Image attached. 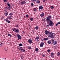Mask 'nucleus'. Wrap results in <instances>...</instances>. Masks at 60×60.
<instances>
[{"label":"nucleus","mask_w":60,"mask_h":60,"mask_svg":"<svg viewBox=\"0 0 60 60\" xmlns=\"http://www.w3.org/2000/svg\"><path fill=\"white\" fill-rule=\"evenodd\" d=\"M46 22L49 24V25H47V26H48V27L49 26H54V23L53 22L46 21Z\"/></svg>","instance_id":"f257e3e1"},{"label":"nucleus","mask_w":60,"mask_h":60,"mask_svg":"<svg viewBox=\"0 0 60 60\" xmlns=\"http://www.w3.org/2000/svg\"><path fill=\"white\" fill-rule=\"evenodd\" d=\"M48 37L49 39L54 38L53 33L52 32H50L48 34Z\"/></svg>","instance_id":"f03ea898"},{"label":"nucleus","mask_w":60,"mask_h":60,"mask_svg":"<svg viewBox=\"0 0 60 60\" xmlns=\"http://www.w3.org/2000/svg\"><path fill=\"white\" fill-rule=\"evenodd\" d=\"M52 17L51 15H49L48 16V17H46V21L50 22H53L50 19L52 18Z\"/></svg>","instance_id":"7ed1b4c3"},{"label":"nucleus","mask_w":60,"mask_h":60,"mask_svg":"<svg viewBox=\"0 0 60 60\" xmlns=\"http://www.w3.org/2000/svg\"><path fill=\"white\" fill-rule=\"evenodd\" d=\"M12 30L13 31H14V32L16 33H18L19 32V30L18 29H15V28H14L12 29Z\"/></svg>","instance_id":"20e7f679"},{"label":"nucleus","mask_w":60,"mask_h":60,"mask_svg":"<svg viewBox=\"0 0 60 60\" xmlns=\"http://www.w3.org/2000/svg\"><path fill=\"white\" fill-rule=\"evenodd\" d=\"M52 43L53 45H56L57 44V41L55 40H52Z\"/></svg>","instance_id":"39448f33"},{"label":"nucleus","mask_w":60,"mask_h":60,"mask_svg":"<svg viewBox=\"0 0 60 60\" xmlns=\"http://www.w3.org/2000/svg\"><path fill=\"white\" fill-rule=\"evenodd\" d=\"M28 42L30 44H31L32 43V39H29L28 40Z\"/></svg>","instance_id":"423d86ee"},{"label":"nucleus","mask_w":60,"mask_h":60,"mask_svg":"<svg viewBox=\"0 0 60 60\" xmlns=\"http://www.w3.org/2000/svg\"><path fill=\"white\" fill-rule=\"evenodd\" d=\"M39 11H41L40 10L43 9V7L42 6H39Z\"/></svg>","instance_id":"0eeeda50"},{"label":"nucleus","mask_w":60,"mask_h":60,"mask_svg":"<svg viewBox=\"0 0 60 60\" xmlns=\"http://www.w3.org/2000/svg\"><path fill=\"white\" fill-rule=\"evenodd\" d=\"M11 16L9 15L7 17V19H8L11 20V19H12V18H11Z\"/></svg>","instance_id":"6e6552de"},{"label":"nucleus","mask_w":60,"mask_h":60,"mask_svg":"<svg viewBox=\"0 0 60 60\" xmlns=\"http://www.w3.org/2000/svg\"><path fill=\"white\" fill-rule=\"evenodd\" d=\"M17 38L18 39H17L18 40H20V39H21V36L19 35H18L17 36Z\"/></svg>","instance_id":"1a4fd4ad"},{"label":"nucleus","mask_w":60,"mask_h":60,"mask_svg":"<svg viewBox=\"0 0 60 60\" xmlns=\"http://www.w3.org/2000/svg\"><path fill=\"white\" fill-rule=\"evenodd\" d=\"M44 45V43L43 42H41V44H40V47H42Z\"/></svg>","instance_id":"9d476101"},{"label":"nucleus","mask_w":60,"mask_h":60,"mask_svg":"<svg viewBox=\"0 0 60 60\" xmlns=\"http://www.w3.org/2000/svg\"><path fill=\"white\" fill-rule=\"evenodd\" d=\"M5 16H7L8 15V12L7 11H6L4 13Z\"/></svg>","instance_id":"9b49d317"},{"label":"nucleus","mask_w":60,"mask_h":60,"mask_svg":"<svg viewBox=\"0 0 60 60\" xmlns=\"http://www.w3.org/2000/svg\"><path fill=\"white\" fill-rule=\"evenodd\" d=\"M39 37H37L35 39V41H37L39 40Z\"/></svg>","instance_id":"f8f14e48"},{"label":"nucleus","mask_w":60,"mask_h":60,"mask_svg":"<svg viewBox=\"0 0 60 60\" xmlns=\"http://www.w3.org/2000/svg\"><path fill=\"white\" fill-rule=\"evenodd\" d=\"M45 34H46V35H48V34H49V31L46 30L45 31Z\"/></svg>","instance_id":"ddd939ff"},{"label":"nucleus","mask_w":60,"mask_h":60,"mask_svg":"<svg viewBox=\"0 0 60 60\" xmlns=\"http://www.w3.org/2000/svg\"><path fill=\"white\" fill-rule=\"evenodd\" d=\"M44 15V13L43 12L40 15V16L41 17H43Z\"/></svg>","instance_id":"4468645a"},{"label":"nucleus","mask_w":60,"mask_h":60,"mask_svg":"<svg viewBox=\"0 0 60 60\" xmlns=\"http://www.w3.org/2000/svg\"><path fill=\"white\" fill-rule=\"evenodd\" d=\"M36 2L37 4H40V1L39 0H37Z\"/></svg>","instance_id":"2eb2a0df"},{"label":"nucleus","mask_w":60,"mask_h":60,"mask_svg":"<svg viewBox=\"0 0 60 60\" xmlns=\"http://www.w3.org/2000/svg\"><path fill=\"white\" fill-rule=\"evenodd\" d=\"M26 2L25 1H22L21 2V3L22 4H26Z\"/></svg>","instance_id":"dca6fc26"},{"label":"nucleus","mask_w":60,"mask_h":60,"mask_svg":"<svg viewBox=\"0 0 60 60\" xmlns=\"http://www.w3.org/2000/svg\"><path fill=\"white\" fill-rule=\"evenodd\" d=\"M47 43L48 44H50L51 43V42L50 41V40H49L47 41Z\"/></svg>","instance_id":"f3484780"},{"label":"nucleus","mask_w":60,"mask_h":60,"mask_svg":"<svg viewBox=\"0 0 60 60\" xmlns=\"http://www.w3.org/2000/svg\"><path fill=\"white\" fill-rule=\"evenodd\" d=\"M35 50L36 52H38V50H39V49L38 48H36L35 49Z\"/></svg>","instance_id":"a211bd4d"},{"label":"nucleus","mask_w":60,"mask_h":60,"mask_svg":"<svg viewBox=\"0 0 60 60\" xmlns=\"http://www.w3.org/2000/svg\"><path fill=\"white\" fill-rule=\"evenodd\" d=\"M30 20L31 21H33L34 20V19L32 17H31L30 19Z\"/></svg>","instance_id":"6ab92c4d"},{"label":"nucleus","mask_w":60,"mask_h":60,"mask_svg":"<svg viewBox=\"0 0 60 60\" xmlns=\"http://www.w3.org/2000/svg\"><path fill=\"white\" fill-rule=\"evenodd\" d=\"M7 5L9 7H10V4H9V2H8L7 4Z\"/></svg>","instance_id":"aec40b11"},{"label":"nucleus","mask_w":60,"mask_h":60,"mask_svg":"<svg viewBox=\"0 0 60 60\" xmlns=\"http://www.w3.org/2000/svg\"><path fill=\"white\" fill-rule=\"evenodd\" d=\"M8 10H10L12 8V7H8Z\"/></svg>","instance_id":"412c9836"},{"label":"nucleus","mask_w":60,"mask_h":60,"mask_svg":"<svg viewBox=\"0 0 60 60\" xmlns=\"http://www.w3.org/2000/svg\"><path fill=\"white\" fill-rule=\"evenodd\" d=\"M57 56H60V52H58L57 53Z\"/></svg>","instance_id":"4be33fe9"},{"label":"nucleus","mask_w":60,"mask_h":60,"mask_svg":"<svg viewBox=\"0 0 60 60\" xmlns=\"http://www.w3.org/2000/svg\"><path fill=\"white\" fill-rule=\"evenodd\" d=\"M60 22H58L56 24V26H57L58 25H60Z\"/></svg>","instance_id":"5701e85b"},{"label":"nucleus","mask_w":60,"mask_h":60,"mask_svg":"<svg viewBox=\"0 0 60 60\" xmlns=\"http://www.w3.org/2000/svg\"><path fill=\"white\" fill-rule=\"evenodd\" d=\"M35 28L36 30H38V28H39V26H36Z\"/></svg>","instance_id":"b1692460"},{"label":"nucleus","mask_w":60,"mask_h":60,"mask_svg":"<svg viewBox=\"0 0 60 60\" xmlns=\"http://www.w3.org/2000/svg\"><path fill=\"white\" fill-rule=\"evenodd\" d=\"M21 51H22V52H25V50L24 49H22Z\"/></svg>","instance_id":"393cba45"},{"label":"nucleus","mask_w":60,"mask_h":60,"mask_svg":"<svg viewBox=\"0 0 60 60\" xmlns=\"http://www.w3.org/2000/svg\"><path fill=\"white\" fill-rule=\"evenodd\" d=\"M4 48L5 49V51H7L8 50V48L4 47Z\"/></svg>","instance_id":"a878e982"},{"label":"nucleus","mask_w":60,"mask_h":60,"mask_svg":"<svg viewBox=\"0 0 60 60\" xmlns=\"http://www.w3.org/2000/svg\"><path fill=\"white\" fill-rule=\"evenodd\" d=\"M28 49H29L30 50V49H31V47L30 46H28Z\"/></svg>","instance_id":"bb28decb"},{"label":"nucleus","mask_w":60,"mask_h":60,"mask_svg":"<svg viewBox=\"0 0 60 60\" xmlns=\"http://www.w3.org/2000/svg\"><path fill=\"white\" fill-rule=\"evenodd\" d=\"M44 40H46V41H48V38H44Z\"/></svg>","instance_id":"cd10ccee"},{"label":"nucleus","mask_w":60,"mask_h":60,"mask_svg":"<svg viewBox=\"0 0 60 60\" xmlns=\"http://www.w3.org/2000/svg\"><path fill=\"white\" fill-rule=\"evenodd\" d=\"M3 46V44L2 43H0V47H2Z\"/></svg>","instance_id":"c85d7f7f"},{"label":"nucleus","mask_w":60,"mask_h":60,"mask_svg":"<svg viewBox=\"0 0 60 60\" xmlns=\"http://www.w3.org/2000/svg\"><path fill=\"white\" fill-rule=\"evenodd\" d=\"M8 7H6V8H5V11H7V10H8Z\"/></svg>","instance_id":"c756f323"},{"label":"nucleus","mask_w":60,"mask_h":60,"mask_svg":"<svg viewBox=\"0 0 60 60\" xmlns=\"http://www.w3.org/2000/svg\"><path fill=\"white\" fill-rule=\"evenodd\" d=\"M37 11V10H36V8H34L33 9V11Z\"/></svg>","instance_id":"7c9ffc66"},{"label":"nucleus","mask_w":60,"mask_h":60,"mask_svg":"<svg viewBox=\"0 0 60 60\" xmlns=\"http://www.w3.org/2000/svg\"><path fill=\"white\" fill-rule=\"evenodd\" d=\"M3 1L5 3H6L8 1V0H3Z\"/></svg>","instance_id":"2f4dec72"},{"label":"nucleus","mask_w":60,"mask_h":60,"mask_svg":"<svg viewBox=\"0 0 60 60\" xmlns=\"http://www.w3.org/2000/svg\"><path fill=\"white\" fill-rule=\"evenodd\" d=\"M12 15H13L12 14V13H11L9 14V16H11Z\"/></svg>","instance_id":"473e14b6"},{"label":"nucleus","mask_w":60,"mask_h":60,"mask_svg":"<svg viewBox=\"0 0 60 60\" xmlns=\"http://www.w3.org/2000/svg\"><path fill=\"white\" fill-rule=\"evenodd\" d=\"M8 36H10V37H11V35L9 34H8Z\"/></svg>","instance_id":"72a5a7b5"},{"label":"nucleus","mask_w":60,"mask_h":60,"mask_svg":"<svg viewBox=\"0 0 60 60\" xmlns=\"http://www.w3.org/2000/svg\"><path fill=\"white\" fill-rule=\"evenodd\" d=\"M28 16H29V15H26L25 16V17L26 18H28Z\"/></svg>","instance_id":"f704fd0d"},{"label":"nucleus","mask_w":60,"mask_h":60,"mask_svg":"<svg viewBox=\"0 0 60 60\" xmlns=\"http://www.w3.org/2000/svg\"><path fill=\"white\" fill-rule=\"evenodd\" d=\"M22 45H23L22 44H19V46H22Z\"/></svg>","instance_id":"c9c22d12"},{"label":"nucleus","mask_w":60,"mask_h":60,"mask_svg":"<svg viewBox=\"0 0 60 60\" xmlns=\"http://www.w3.org/2000/svg\"><path fill=\"white\" fill-rule=\"evenodd\" d=\"M50 8L51 9H53L54 8V6H52L50 7Z\"/></svg>","instance_id":"e433bc0d"},{"label":"nucleus","mask_w":60,"mask_h":60,"mask_svg":"<svg viewBox=\"0 0 60 60\" xmlns=\"http://www.w3.org/2000/svg\"><path fill=\"white\" fill-rule=\"evenodd\" d=\"M42 56L43 57H44V56H45V55L44 54H43L42 55Z\"/></svg>","instance_id":"4c0bfd02"},{"label":"nucleus","mask_w":60,"mask_h":60,"mask_svg":"<svg viewBox=\"0 0 60 60\" xmlns=\"http://www.w3.org/2000/svg\"><path fill=\"white\" fill-rule=\"evenodd\" d=\"M47 51L48 52H50V50L49 49H48L47 50Z\"/></svg>","instance_id":"58836bf2"},{"label":"nucleus","mask_w":60,"mask_h":60,"mask_svg":"<svg viewBox=\"0 0 60 60\" xmlns=\"http://www.w3.org/2000/svg\"><path fill=\"white\" fill-rule=\"evenodd\" d=\"M50 54L51 55L53 56L54 55V53L53 52L51 53Z\"/></svg>","instance_id":"ea45409f"},{"label":"nucleus","mask_w":60,"mask_h":60,"mask_svg":"<svg viewBox=\"0 0 60 60\" xmlns=\"http://www.w3.org/2000/svg\"><path fill=\"white\" fill-rule=\"evenodd\" d=\"M36 1V0H31L32 2H35Z\"/></svg>","instance_id":"a19ab883"},{"label":"nucleus","mask_w":60,"mask_h":60,"mask_svg":"<svg viewBox=\"0 0 60 60\" xmlns=\"http://www.w3.org/2000/svg\"><path fill=\"white\" fill-rule=\"evenodd\" d=\"M22 49L21 48H19V50H21V51Z\"/></svg>","instance_id":"79ce46f5"},{"label":"nucleus","mask_w":60,"mask_h":60,"mask_svg":"<svg viewBox=\"0 0 60 60\" xmlns=\"http://www.w3.org/2000/svg\"><path fill=\"white\" fill-rule=\"evenodd\" d=\"M20 57H21V59H23V57L22 56H21Z\"/></svg>","instance_id":"37998d69"},{"label":"nucleus","mask_w":60,"mask_h":60,"mask_svg":"<svg viewBox=\"0 0 60 60\" xmlns=\"http://www.w3.org/2000/svg\"><path fill=\"white\" fill-rule=\"evenodd\" d=\"M5 21H6V22H7V21H8V19H5Z\"/></svg>","instance_id":"c03bdc74"},{"label":"nucleus","mask_w":60,"mask_h":60,"mask_svg":"<svg viewBox=\"0 0 60 60\" xmlns=\"http://www.w3.org/2000/svg\"><path fill=\"white\" fill-rule=\"evenodd\" d=\"M54 49H56L57 48V46H55L54 47Z\"/></svg>","instance_id":"a18cd8bd"},{"label":"nucleus","mask_w":60,"mask_h":60,"mask_svg":"<svg viewBox=\"0 0 60 60\" xmlns=\"http://www.w3.org/2000/svg\"><path fill=\"white\" fill-rule=\"evenodd\" d=\"M43 0V2H44V3H45V1H46L47 0Z\"/></svg>","instance_id":"49530a36"},{"label":"nucleus","mask_w":60,"mask_h":60,"mask_svg":"<svg viewBox=\"0 0 60 60\" xmlns=\"http://www.w3.org/2000/svg\"><path fill=\"white\" fill-rule=\"evenodd\" d=\"M7 22L8 23H10V21H8Z\"/></svg>","instance_id":"de8ad7c7"},{"label":"nucleus","mask_w":60,"mask_h":60,"mask_svg":"<svg viewBox=\"0 0 60 60\" xmlns=\"http://www.w3.org/2000/svg\"><path fill=\"white\" fill-rule=\"evenodd\" d=\"M31 6H33V5H34V4L33 3H31Z\"/></svg>","instance_id":"09e8293b"},{"label":"nucleus","mask_w":60,"mask_h":60,"mask_svg":"<svg viewBox=\"0 0 60 60\" xmlns=\"http://www.w3.org/2000/svg\"><path fill=\"white\" fill-rule=\"evenodd\" d=\"M32 32H33L34 33V32H35V31H34V30H32Z\"/></svg>","instance_id":"8fccbe9b"},{"label":"nucleus","mask_w":60,"mask_h":60,"mask_svg":"<svg viewBox=\"0 0 60 60\" xmlns=\"http://www.w3.org/2000/svg\"><path fill=\"white\" fill-rule=\"evenodd\" d=\"M41 41H44V39H41Z\"/></svg>","instance_id":"3c124183"},{"label":"nucleus","mask_w":60,"mask_h":60,"mask_svg":"<svg viewBox=\"0 0 60 60\" xmlns=\"http://www.w3.org/2000/svg\"><path fill=\"white\" fill-rule=\"evenodd\" d=\"M15 26L16 27H18V25L17 24Z\"/></svg>","instance_id":"603ef678"},{"label":"nucleus","mask_w":60,"mask_h":60,"mask_svg":"<svg viewBox=\"0 0 60 60\" xmlns=\"http://www.w3.org/2000/svg\"><path fill=\"white\" fill-rule=\"evenodd\" d=\"M25 33V31H24L22 32V34H24Z\"/></svg>","instance_id":"864d4df0"},{"label":"nucleus","mask_w":60,"mask_h":60,"mask_svg":"<svg viewBox=\"0 0 60 60\" xmlns=\"http://www.w3.org/2000/svg\"><path fill=\"white\" fill-rule=\"evenodd\" d=\"M2 58L3 59H6V58Z\"/></svg>","instance_id":"5fc2aeb1"},{"label":"nucleus","mask_w":60,"mask_h":60,"mask_svg":"<svg viewBox=\"0 0 60 60\" xmlns=\"http://www.w3.org/2000/svg\"><path fill=\"white\" fill-rule=\"evenodd\" d=\"M30 26V28H31V26L30 25H29Z\"/></svg>","instance_id":"6e6d98bb"},{"label":"nucleus","mask_w":60,"mask_h":60,"mask_svg":"<svg viewBox=\"0 0 60 60\" xmlns=\"http://www.w3.org/2000/svg\"><path fill=\"white\" fill-rule=\"evenodd\" d=\"M29 29H30V28H29Z\"/></svg>","instance_id":"4d7b16f0"},{"label":"nucleus","mask_w":60,"mask_h":60,"mask_svg":"<svg viewBox=\"0 0 60 60\" xmlns=\"http://www.w3.org/2000/svg\"><path fill=\"white\" fill-rule=\"evenodd\" d=\"M50 1H51V0H49Z\"/></svg>","instance_id":"13d9d810"},{"label":"nucleus","mask_w":60,"mask_h":60,"mask_svg":"<svg viewBox=\"0 0 60 60\" xmlns=\"http://www.w3.org/2000/svg\"><path fill=\"white\" fill-rule=\"evenodd\" d=\"M21 48H22V47H21Z\"/></svg>","instance_id":"bf43d9fd"}]
</instances>
